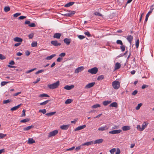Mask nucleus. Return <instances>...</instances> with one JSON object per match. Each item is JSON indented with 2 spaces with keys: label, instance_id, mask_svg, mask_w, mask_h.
I'll return each instance as SVG.
<instances>
[{
  "label": "nucleus",
  "instance_id": "1",
  "mask_svg": "<svg viewBox=\"0 0 154 154\" xmlns=\"http://www.w3.org/2000/svg\"><path fill=\"white\" fill-rule=\"evenodd\" d=\"M60 84V82L59 81L56 82L51 84L48 85V87L51 89H53L58 87Z\"/></svg>",
  "mask_w": 154,
  "mask_h": 154
},
{
  "label": "nucleus",
  "instance_id": "2",
  "mask_svg": "<svg viewBox=\"0 0 154 154\" xmlns=\"http://www.w3.org/2000/svg\"><path fill=\"white\" fill-rule=\"evenodd\" d=\"M112 85L114 89L117 90L120 87V83L119 81L116 80L112 82Z\"/></svg>",
  "mask_w": 154,
  "mask_h": 154
},
{
  "label": "nucleus",
  "instance_id": "3",
  "mask_svg": "<svg viewBox=\"0 0 154 154\" xmlns=\"http://www.w3.org/2000/svg\"><path fill=\"white\" fill-rule=\"evenodd\" d=\"M98 70V69L97 67H95L91 69H89L88 70V72L92 74H95L97 72Z\"/></svg>",
  "mask_w": 154,
  "mask_h": 154
},
{
  "label": "nucleus",
  "instance_id": "4",
  "mask_svg": "<svg viewBox=\"0 0 154 154\" xmlns=\"http://www.w3.org/2000/svg\"><path fill=\"white\" fill-rule=\"evenodd\" d=\"M58 131L57 130H55L51 132H50L48 134V137H50L52 136L55 135L58 133Z\"/></svg>",
  "mask_w": 154,
  "mask_h": 154
},
{
  "label": "nucleus",
  "instance_id": "5",
  "mask_svg": "<svg viewBox=\"0 0 154 154\" xmlns=\"http://www.w3.org/2000/svg\"><path fill=\"white\" fill-rule=\"evenodd\" d=\"M51 44L53 45L56 46H58L61 45V44L60 43L58 42L57 40L52 41L51 42Z\"/></svg>",
  "mask_w": 154,
  "mask_h": 154
},
{
  "label": "nucleus",
  "instance_id": "6",
  "mask_svg": "<svg viewBox=\"0 0 154 154\" xmlns=\"http://www.w3.org/2000/svg\"><path fill=\"white\" fill-rule=\"evenodd\" d=\"M122 131L121 130H116L110 131L109 132V133L112 134H115L119 133H121Z\"/></svg>",
  "mask_w": 154,
  "mask_h": 154
},
{
  "label": "nucleus",
  "instance_id": "7",
  "mask_svg": "<svg viewBox=\"0 0 154 154\" xmlns=\"http://www.w3.org/2000/svg\"><path fill=\"white\" fill-rule=\"evenodd\" d=\"M69 13H67L64 14V15L66 16V17H71L73 15H74L75 12V11H69Z\"/></svg>",
  "mask_w": 154,
  "mask_h": 154
},
{
  "label": "nucleus",
  "instance_id": "8",
  "mask_svg": "<svg viewBox=\"0 0 154 154\" xmlns=\"http://www.w3.org/2000/svg\"><path fill=\"white\" fill-rule=\"evenodd\" d=\"M95 84V83L94 82L89 83L85 86V88L86 89L90 88L93 87L94 85Z\"/></svg>",
  "mask_w": 154,
  "mask_h": 154
},
{
  "label": "nucleus",
  "instance_id": "9",
  "mask_svg": "<svg viewBox=\"0 0 154 154\" xmlns=\"http://www.w3.org/2000/svg\"><path fill=\"white\" fill-rule=\"evenodd\" d=\"M74 87V86L73 85H71L70 86L68 85H66L65 86V87H64V89L66 90H69L73 88Z\"/></svg>",
  "mask_w": 154,
  "mask_h": 154
},
{
  "label": "nucleus",
  "instance_id": "10",
  "mask_svg": "<svg viewBox=\"0 0 154 154\" xmlns=\"http://www.w3.org/2000/svg\"><path fill=\"white\" fill-rule=\"evenodd\" d=\"M69 126V125H63L60 126V128L62 130H67Z\"/></svg>",
  "mask_w": 154,
  "mask_h": 154
},
{
  "label": "nucleus",
  "instance_id": "11",
  "mask_svg": "<svg viewBox=\"0 0 154 154\" xmlns=\"http://www.w3.org/2000/svg\"><path fill=\"white\" fill-rule=\"evenodd\" d=\"M84 69V67L83 66H80L77 68L75 70V73H78L79 72H81Z\"/></svg>",
  "mask_w": 154,
  "mask_h": 154
},
{
  "label": "nucleus",
  "instance_id": "12",
  "mask_svg": "<svg viewBox=\"0 0 154 154\" xmlns=\"http://www.w3.org/2000/svg\"><path fill=\"white\" fill-rule=\"evenodd\" d=\"M108 128H109L107 126L105 125L104 127H101L98 128V130L99 131H103L107 130Z\"/></svg>",
  "mask_w": 154,
  "mask_h": 154
},
{
  "label": "nucleus",
  "instance_id": "13",
  "mask_svg": "<svg viewBox=\"0 0 154 154\" xmlns=\"http://www.w3.org/2000/svg\"><path fill=\"white\" fill-rule=\"evenodd\" d=\"M63 41L67 45H68L70 44L71 40L69 38H66L64 39Z\"/></svg>",
  "mask_w": 154,
  "mask_h": 154
},
{
  "label": "nucleus",
  "instance_id": "14",
  "mask_svg": "<svg viewBox=\"0 0 154 154\" xmlns=\"http://www.w3.org/2000/svg\"><path fill=\"white\" fill-rule=\"evenodd\" d=\"M86 126L85 125H84L82 126H79L75 129V131H79L85 128Z\"/></svg>",
  "mask_w": 154,
  "mask_h": 154
},
{
  "label": "nucleus",
  "instance_id": "15",
  "mask_svg": "<svg viewBox=\"0 0 154 154\" xmlns=\"http://www.w3.org/2000/svg\"><path fill=\"white\" fill-rule=\"evenodd\" d=\"M61 35V34L59 33H56L54 34L53 37L57 39H59Z\"/></svg>",
  "mask_w": 154,
  "mask_h": 154
},
{
  "label": "nucleus",
  "instance_id": "16",
  "mask_svg": "<svg viewBox=\"0 0 154 154\" xmlns=\"http://www.w3.org/2000/svg\"><path fill=\"white\" fill-rule=\"evenodd\" d=\"M133 39V37L131 35H128L127 38V39L131 44Z\"/></svg>",
  "mask_w": 154,
  "mask_h": 154
},
{
  "label": "nucleus",
  "instance_id": "17",
  "mask_svg": "<svg viewBox=\"0 0 154 154\" xmlns=\"http://www.w3.org/2000/svg\"><path fill=\"white\" fill-rule=\"evenodd\" d=\"M154 8V5H152L150 8V11H149L146 15H148V16L152 13Z\"/></svg>",
  "mask_w": 154,
  "mask_h": 154
},
{
  "label": "nucleus",
  "instance_id": "18",
  "mask_svg": "<svg viewBox=\"0 0 154 154\" xmlns=\"http://www.w3.org/2000/svg\"><path fill=\"white\" fill-rule=\"evenodd\" d=\"M121 65L120 63H116L115 66V69L116 70L119 69L121 67Z\"/></svg>",
  "mask_w": 154,
  "mask_h": 154
},
{
  "label": "nucleus",
  "instance_id": "19",
  "mask_svg": "<svg viewBox=\"0 0 154 154\" xmlns=\"http://www.w3.org/2000/svg\"><path fill=\"white\" fill-rule=\"evenodd\" d=\"M34 126L31 125V126H27L26 127L24 128L23 129V130L24 131H27L31 128H33Z\"/></svg>",
  "mask_w": 154,
  "mask_h": 154
},
{
  "label": "nucleus",
  "instance_id": "20",
  "mask_svg": "<svg viewBox=\"0 0 154 154\" xmlns=\"http://www.w3.org/2000/svg\"><path fill=\"white\" fill-rule=\"evenodd\" d=\"M93 143V141H91L90 142H87L82 144L81 146H89L92 144Z\"/></svg>",
  "mask_w": 154,
  "mask_h": 154
},
{
  "label": "nucleus",
  "instance_id": "21",
  "mask_svg": "<svg viewBox=\"0 0 154 154\" xmlns=\"http://www.w3.org/2000/svg\"><path fill=\"white\" fill-rule=\"evenodd\" d=\"M14 41L18 42H21L23 41V40L22 38L18 37H16L14 38Z\"/></svg>",
  "mask_w": 154,
  "mask_h": 154
},
{
  "label": "nucleus",
  "instance_id": "22",
  "mask_svg": "<svg viewBox=\"0 0 154 154\" xmlns=\"http://www.w3.org/2000/svg\"><path fill=\"white\" fill-rule=\"evenodd\" d=\"M103 140L102 139H98L95 140L94 143V144L96 143H100L103 142Z\"/></svg>",
  "mask_w": 154,
  "mask_h": 154
},
{
  "label": "nucleus",
  "instance_id": "23",
  "mask_svg": "<svg viewBox=\"0 0 154 154\" xmlns=\"http://www.w3.org/2000/svg\"><path fill=\"white\" fill-rule=\"evenodd\" d=\"M122 129L124 131H127L130 129V127L128 126H125L122 127Z\"/></svg>",
  "mask_w": 154,
  "mask_h": 154
},
{
  "label": "nucleus",
  "instance_id": "24",
  "mask_svg": "<svg viewBox=\"0 0 154 154\" xmlns=\"http://www.w3.org/2000/svg\"><path fill=\"white\" fill-rule=\"evenodd\" d=\"M56 56L55 54H53L50 56H48L45 59L47 60H49L51 59L52 58Z\"/></svg>",
  "mask_w": 154,
  "mask_h": 154
},
{
  "label": "nucleus",
  "instance_id": "25",
  "mask_svg": "<svg viewBox=\"0 0 154 154\" xmlns=\"http://www.w3.org/2000/svg\"><path fill=\"white\" fill-rule=\"evenodd\" d=\"M21 105V104H20L17 106H14V107L11 108V110L12 111L16 110H17V109H18V108H19L20 107V106Z\"/></svg>",
  "mask_w": 154,
  "mask_h": 154
},
{
  "label": "nucleus",
  "instance_id": "26",
  "mask_svg": "<svg viewBox=\"0 0 154 154\" xmlns=\"http://www.w3.org/2000/svg\"><path fill=\"white\" fill-rule=\"evenodd\" d=\"M111 102V100L105 101L103 102V104L104 106H106L110 103Z\"/></svg>",
  "mask_w": 154,
  "mask_h": 154
},
{
  "label": "nucleus",
  "instance_id": "27",
  "mask_svg": "<svg viewBox=\"0 0 154 154\" xmlns=\"http://www.w3.org/2000/svg\"><path fill=\"white\" fill-rule=\"evenodd\" d=\"M109 106L117 107H118V104L116 102H113L109 105Z\"/></svg>",
  "mask_w": 154,
  "mask_h": 154
},
{
  "label": "nucleus",
  "instance_id": "28",
  "mask_svg": "<svg viewBox=\"0 0 154 154\" xmlns=\"http://www.w3.org/2000/svg\"><path fill=\"white\" fill-rule=\"evenodd\" d=\"M74 2H69L67 4H66L65 5V7H68L72 6L74 4Z\"/></svg>",
  "mask_w": 154,
  "mask_h": 154
},
{
  "label": "nucleus",
  "instance_id": "29",
  "mask_svg": "<svg viewBox=\"0 0 154 154\" xmlns=\"http://www.w3.org/2000/svg\"><path fill=\"white\" fill-rule=\"evenodd\" d=\"M35 142V141L32 138H29L28 140V143L29 144H32Z\"/></svg>",
  "mask_w": 154,
  "mask_h": 154
},
{
  "label": "nucleus",
  "instance_id": "30",
  "mask_svg": "<svg viewBox=\"0 0 154 154\" xmlns=\"http://www.w3.org/2000/svg\"><path fill=\"white\" fill-rule=\"evenodd\" d=\"M39 97H49V96L47 94H40L39 95Z\"/></svg>",
  "mask_w": 154,
  "mask_h": 154
},
{
  "label": "nucleus",
  "instance_id": "31",
  "mask_svg": "<svg viewBox=\"0 0 154 154\" xmlns=\"http://www.w3.org/2000/svg\"><path fill=\"white\" fill-rule=\"evenodd\" d=\"M12 101V100L10 99H8L6 100H4L3 101V103L4 104H7L8 103H9L11 102Z\"/></svg>",
  "mask_w": 154,
  "mask_h": 154
},
{
  "label": "nucleus",
  "instance_id": "32",
  "mask_svg": "<svg viewBox=\"0 0 154 154\" xmlns=\"http://www.w3.org/2000/svg\"><path fill=\"white\" fill-rule=\"evenodd\" d=\"M56 113V112H49L46 113L45 115L48 116H51L54 115Z\"/></svg>",
  "mask_w": 154,
  "mask_h": 154
},
{
  "label": "nucleus",
  "instance_id": "33",
  "mask_svg": "<svg viewBox=\"0 0 154 154\" xmlns=\"http://www.w3.org/2000/svg\"><path fill=\"white\" fill-rule=\"evenodd\" d=\"M30 119H29L27 118L25 119H24L21 120L20 121V122H23V123H25L26 122H27L29 121Z\"/></svg>",
  "mask_w": 154,
  "mask_h": 154
},
{
  "label": "nucleus",
  "instance_id": "34",
  "mask_svg": "<svg viewBox=\"0 0 154 154\" xmlns=\"http://www.w3.org/2000/svg\"><path fill=\"white\" fill-rule=\"evenodd\" d=\"M10 10V8L8 6H6L5 7L4 9V11L5 12H8Z\"/></svg>",
  "mask_w": 154,
  "mask_h": 154
},
{
  "label": "nucleus",
  "instance_id": "35",
  "mask_svg": "<svg viewBox=\"0 0 154 154\" xmlns=\"http://www.w3.org/2000/svg\"><path fill=\"white\" fill-rule=\"evenodd\" d=\"M37 42H33L31 44V46L32 47H35L37 46Z\"/></svg>",
  "mask_w": 154,
  "mask_h": 154
},
{
  "label": "nucleus",
  "instance_id": "36",
  "mask_svg": "<svg viewBox=\"0 0 154 154\" xmlns=\"http://www.w3.org/2000/svg\"><path fill=\"white\" fill-rule=\"evenodd\" d=\"M72 101V100L70 99H67L65 102L66 104H68L71 103Z\"/></svg>",
  "mask_w": 154,
  "mask_h": 154
},
{
  "label": "nucleus",
  "instance_id": "37",
  "mask_svg": "<svg viewBox=\"0 0 154 154\" xmlns=\"http://www.w3.org/2000/svg\"><path fill=\"white\" fill-rule=\"evenodd\" d=\"M147 125L146 123V122H144L142 126V129L141 130L143 131L146 127Z\"/></svg>",
  "mask_w": 154,
  "mask_h": 154
},
{
  "label": "nucleus",
  "instance_id": "38",
  "mask_svg": "<svg viewBox=\"0 0 154 154\" xmlns=\"http://www.w3.org/2000/svg\"><path fill=\"white\" fill-rule=\"evenodd\" d=\"M104 78V76L103 75H102L99 76L97 78V80L99 81L101 80Z\"/></svg>",
  "mask_w": 154,
  "mask_h": 154
},
{
  "label": "nucleus",
  "instance_id": "39",
  "mask_svg": "<svg viewBox=\"0 0 154 154\" xmlns=\"http://www.w3.org/2000/svg\"><path fill=\"white\" fill-rule=\"evenodd\" d=\"M100 105L99 104H96L94 105H93L92 106V108H96L97 107H100Z\"/></svg>",
  "mask_w": 154,
  "mask_h": 154
},
{
  "label": "nucleus",
  "instance_id": "40",
  "mask_svg": "<svg viewBox=\"0 0 154 154\" xmlns=\"http://www.w3.org/2000/svg\"><path fill=\"white\" fill-rule=\"evenodd\" d=\"M49 101L50 100H46V101H44V102L40 103V104L41 105H46V104H47L48 103Z\"/></svg>",
  "mask_w": 154,
  "mask_h": 154
},
{
  "label": "nucleus",
  "instance_id": "41",
  "mask_svg": "<svg viewBox=\"0 0 154 154\" xmlns=\"http://www.w3.org/2000/svg\"><path fill=\"white\" fill-rule=\"evenodd\" d=\"M142 103H140L138 104L137 105V106L136 107V109L137 110H139L140 109V107L142 106Z\"/></svg>",
  "mask_w": 154,
  "mask_h": 154
},
{
  "label": "nucleus",
  "instance_id": "42",
  "mask_svg": "<svg viewBox=\"0 0 154 154\" xmlns=\"http://www.w3.org/2000/svg\"><path fill=\"white\" fill-rule=\"evenodd\" d=\"M120 49L122 51H124L125 50V46L123 45V44L122 45H121Z\"/></svg>",
  "mask_w": 154,
  "mask_h": 154
},
{
  "label": "nucleus",
  "instance_id": "43",
  "mask_svg": "<svg viewBox=\"0 0 154 154\" xmlns=\"http://www.w3.org/2000/svg\"><path fill=\"white\" fill-rule=\"evenodd\" d=\"M116 43L120 45H122L123 43L122 41L120 40H118L116 41Z\"/></svg>",
  "mask_w": 154,
  "mask_h": 154
},
{
  "label": "nucleus",
  "instance_id": "44",
  "mask_svg": "<svg viewBox=\"0 0 154 154\" xmlns=\"http://www.w3.org/2000/svg\"><path fill=\"white\" fill-rule=\"evenodd\" d=\"M111 154H114V153L116 151V149L115 148H113L109 151Z\"/></svg>",
  "mask_w": 154,
  "mask_h": 154
},
{
  "label": "nucleus",
  "instance_id": "45",
  "mask_svg": "<svg viewBox=\"0 0 154 154\" xmlns=\"http://www.w3.org/2000/svg\"><path fill=\"white\" fill-rule=\"evenodd\" d=\"M94 14L97 16H99L101 17L102 16V15L100 13L98 12H95L94 13Z\"/></svg>",
  "mask_w": 154,
  "mask_h": 154
},
{
  "label": "nucleus",
  "instance_id": "46",
  "mask_svg": "<svg viewBox=\"0 0 154 154\" xmlns=\"http://www.w3.org/2000/svg\"><path fill=\"white\" fill-rule=\"evenodd\" d=\"M46 110L45 109H40L39 110V112H42V113L44 114L46 113Z\"/></svg>",
  "mask_w": 154,
  "mask_h": 154
},
{
  "label": "nucleus",
  "instance_id": "47",
  "mask_svg": "<svg viewBox=\"0 0 154 154\" xmlns=\"http://www.w3.org/2000/svg\"><path fill=\"white\" fill-rule=\"evenodd\" d=\"M6 134H4L2 133H0V139L3 138L6 136Z\"/></svg>",
  "mask_w": 154,
  "mask_h": 154
},
{
  "label": "nucleus",
  "instance_id": "48",
  "mask_svg": "<svg viewBox=\"0 0 154 154\" xmlns=\"http://www.w3.org/2000/svg\"><path fill=\"white\" fill-rule=\"evenodd\" d=\"M78 37L81 40L85 38V36L82 35H78Z\"/></svg>",
  "mask_w": 154,
  "mask_h": 154
},
{
  "label": "nucleus",
  "instance_id": "49",
  "mask_svg": "<svg viewBox=\"0 0 154 154\" xmlns=\"http://www.w3.org/2000/svg\"><path fill=\"white\" fill-rule=\"evenodd\" d=\"M21 14L20 13H17L14 14L13 16L14 17H17L18 16L20 15Z\"/></svg>",
  "mask_w": 154,
  "mask_h": 154
},
{
  "label": "nucleus",
  "instance_id": "50",
  "mask_svg": "<svg viewBox=\"0 0 154 154\" xmlns=\"http://www.w3.org/2000/svg\"><path fill=\"white\" fill-rule=\"evenodd\" d=\"M29 26L30 27H35L36 26V25L35 23H32L29 24Z\"/></svg>",
  "mask_w": 154,
  "mask_h": 154
},
{
  "label": "nucleus",
  "instance_id": "51",
  "mask_svg": "<svg viewBox=\"0 0 154 154\" xmlns=\"http://www.w3.org/2000/svg\"><path fill=\"white\" fill-rule=\"evenodd\" d=\"M84 34L88 37H90L91 36V35L90 34V33L88 31L85 32Z\"/></svg>",
  "mask_w": 154,
  "mask_h": 154
},
{
  "label": "nucleus",
  "instance_id": "52",
  "mask_svg": "<svg viewBox=\"0 0 154 154\" xmlns=\"http://www.w3.org/2000/svg\"><path fill=\"white\" fill-rule=\"evenodd\" d=\"M139 39H137L136 42V46L137 48H138L139 46Z\"/></svg>",
  "mask_w": 154,
  "mask_h": 154
},
{
  "label": "nucleus",
  "instance_id": "53",
  "mask_svg": "<svg viewBox=\"0 0 154 154\" xmlns=\"http://www.w3.org/2000/svg\"><path fill=\"white\" fill-rule=\"evenodd\" d=\"M137 128L140 131H143V130H141L142 129V128L139 125H137Z\"/></svg>",
  "mask_w": 154,
  "mask_h": 154
},
{
  "label": "nucleus",
  "instance_id": "54",
  "mask_svg": "<svg viewBox=\"0 0 154 154\" xmlns=\"http://www.w3.org/2000/svg\"><path fill=\"white\" fill-rule=\"evenodd\" d=\"M44 70L43 69H41V70H39L37 72H36L35 73V74H39V73L42 72H44Z\"/></svg>",
  "mask_w": 154,
  "mask_h": 154
},
{
  "label": "nucleus",
  "instance_id": "55",
  "mask_svg": "<svg viewBox=\"0 0 154 154\" xmlns=\"http://www.w3.org/2000/svg\"><path fill=\"white\" fill-rule=\"evenodd\" d=\"M36 69L35 68L33 69H32L29 70L27 71L26 72L27 73H30V72L34 71V70H35Z\"/></svg>",
  "mask_w": 154,
  "mask_h": 154
},
{
  "label": "nucleus",
  "instance_id": "56",
  "mask_svg": "<svg viewBox=\"0 0 154 154\" xmlns=\"http://www.w3.org/2000/svg\"><path fill=\"white\" fill-rule=\"evenodd\" d=\"M75 148V146H73L71 148L66 149V150L67 151H72V150H73Z\"/></svg>",
  "mask_w": 154,
  "mask_h": 154
},
{
  "label": "nucleus",
  "instance_id": "57",
  "mask_svg": "<svg viewBox=\"0 0 154 154\" xmlns=\"http://www.w3.org/2000/svg\"><path fill=\"white\" fill-rule=\"evenodd\" d=\"M26 16H20L19 17L18 19H20V20H23V19H24V18H26Z\"/></svg>",
  "mask_w": 154,
  "mask_h": 154
},
{
  "label": "nucleus",
  "instance_id": "58",
  "mask_svg": "<svg viewBox=\"0 0 154 154\" xmlns=\"http://www.w3.org/2000/svg\"><path fill=\"white\" fill-rule=\"evenodd\" d=\"M8 83V82H2L1 83V85L2 86H4L5 85H6V84Z\"/></svg>",
  "mask_w": 154,
  "mask_h": 154
},
{
  "label": "nucleus",
  "instance_id": "59",
  "mask_svg": "<svg viewBox=\"0 0 154 154\" xmlns=\"http://www.w3.org/2000/svg\"><path fill=\"white\" fill-rule=\"evenodd\" d=\"M25 112L26 110L24 109H23L22 111V115L21 116H26L25 114Z\"/></svg>",
  "mask_w": 154,
  "mask_h": 154
},
{
  "label": "nucleus",
  "instance_id": "60",
  "mask_svg": "<svg viewBox=\"0 0 154 154\" xmlns=\"http://www.w3.org/2000/svg\"><path fill=\"white\" fill-rule=\"evenodd\" d=\"M66 55V54L65 53H62L60 54L59 56L60 57H64Z\"/></svg>",
  "mask_w": 154,
  "mask_h": 154
},
{
  "label": "nucleus",
  "instance_id": "61",
  "mask_svg": "<svg viewBox=\"0 0 154 154\" xmlns=\"http://www.w3.org/2000/svg\"><path fill=\"white\" fill-rule=\"evenodd\" d=\"M5 58V57L2 54H0V59L1 60H4Z\"/></svg>",
  "mask_w": 154,
  "mask_h": 154
},
{
  "label": "nucleus",
  "instance_id": "62",
  "mask_svg": "<svg viewBox=\"0 0 154 154\" xmlns=\"http://www.w3.org/2000/svg\"><path fill=\"white\" fill-rule=\"evenodd\" d=\"M148 87V85H143L142 86V89H144L146 88H147Z\"/></svg>",
  "mask_w": 154,
  "mask_h": 154
},
{
  "label": "nucleus",
  "instance_id": "63",
  "mask_svg": "<svg viewBox=\"0 0 154 154\" xmlns=\"http://www.w3.org/2000/svg\"><path fill=\"white\" fill-rule=\"evenodd\" d=\"M137 92H138V91H137L136 90H134L132 93V95H135L137 93Z\"/></svg>",
  "mask_w": 154,
  "mask_h": 154
},
{
  "label": "nucleus",
  "instance_id": "64",
  "mask_svg": "<svg viewBox=\"0 0 154 154\" xmlns=\"http://www.w3.org/2000/svg\"><path fill=\"white\" fill-rule=\"evenodd\" d=\"M63 59L61 57H59L57 58V62H60Z\"/></svg>",
  "mask_w": 154,
  "mask_h": 154
}]
</instances>
